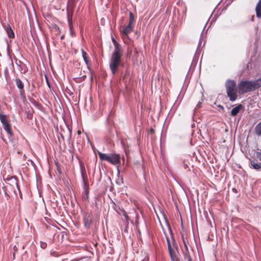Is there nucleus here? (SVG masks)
<instances>
[{
	"label": "nucleus",
	"mask_w": 261,
	"mask_h": 261,
	"mask_svg": "<svg viewBox=\"0 0 261 261\" xmlns=\"http://www.w3.org/2000/svg\"><path fill=\"white\" fill-rule=\"evenodd\" d=\"M256 156L260 161H261V152L257 151L256 153Z\"/></svg>",
	"instance_id": "4be33fe9"
},
{
	"label": "nucleus",
	"mask_w": 261,
	"mask_h": 261,
	"mask_svg": "<svg viewBox=\"0 0 261 261\" xmlns=\"http://www.w3.org/2000/svg\"><path fill=\"white\" fill-rule=\"evenodd\" d=\"M3 126L4 127V129L7 132L8 134L11 135V128L9 122L3 124Z\"/></svg>",
	"instance_id": "f8f14e48"
},
{
	"label": "nucleus",
	"mask_w": 261,
	"mask_h": 261,
	"mask_svg": "<svg viewBox=\"0 0 261 261\" xmlns=\"http://www.w3.org/2000/svg\"><path fill=\"white\" fill-rule=\"evenodd\" d=\"M153 132H154V131H153V129H150V132H151V133H153Z\"/></svg>",
	"instance_id": "b1692460"
},
{
	"label": "nucleus",
	"mask_w": 261,
	"mask_h": 261,
	"mask_svg": "<svg viewBox=\"0 0 261 261\" xmlns=\"http://www.w3.org/2000/svg\"><path fill=\"white\" fill-rule=\"evenodd\" d=\"M122 57L121 51H114L109 60V67L113 74L117 71L120 63Z\"/></svg>",
	"instance_id": "f257e3e1"
},
{
	"label": "nucleus",
	"mask_w": 261,
	"mask_h": 261,
	"mask_svg": "<svg viewBox=\"0 0 261 261\" xmlns=\"http://www.w3.org/2000/svg\"><path fill=\"white\" fill-rule=\"evenodd\" d=\"M238 92L243 94L254 91L251 81H242L238 86Z\"/></svg>",
	"instance_id": "39448f33"
},
{
	"label": "nucleus",
	"mask_w": 261,
	"mask_h": 261,
	"mask_svg": "<svg viewBox=\"0 0 261 261\" xmlns=\"http://www.w3.org/2000/svg\"><path fill=\"white\" fill-rule=\"evenodd\" d=\"M200 102H199V103L197 104V106H198V107H199V106H200Z\"/></svg>",
	"instance_id": "393cba45"
},
{
	"label": "nucleus",
	"mask_w": 261,
	"mask_h": 261,
	"mask_svg": "<svg viewBox=\"0 0 261 261\" xmlns=\"http://www.w3.org/2000/svg\"><path fill=\"white\" fill-rule=\"evenodd\" d=\"M255 12L256 17L258 18L261 17V0H259L255 8Z\"/></svg>",
	"instance_id": "6e6552de"
},
{
	"label": "nucleus",
	"mask_w": 261,
	"mask_h": 261,
	"mask_svg": "<svg viewBox=\"0 0 261 261\" xmlns=\"http://www.w3.org/2000/svg\"><path fill=\"white\" fill-rule=\"evenodd\" d=\"M7 32L9 38H13L14 37V34L10 27L7 28Z\"/></svg>",
	"instance_id": "a211bd4d"
},
{
	"label": "nucleus",
	"mask_w": 261,
	"mask_h": 261,
	"mask_svg": "<svg viewBox=\"0 0 261 261\" xmlns=\"http://www.w3.org/2000/svg\"><path fill=\"white\" fill-rule=\"evenodd\" d=\"M133 28L134 25L128 23L123 29L121 32V35L123 40L128 38V34L133 31Z\"/></svg>",
	"instance_id": "0eeeda50"
},
{
	"label": "nucleus",
	"mask_w": 261,
	"mask_h": 261,
	"mask_svg": "<svg viewBox=\"0 0 261 261\" xmlns=\"http://www.w3.org/2000/svg\"><path fill=\"white\" fill-rule=\"evenodd\" d=\"M16 84L17 87L20 89H22L23 88V84L19 79L16 80Z\"/></svg>",
	"instance_id": "aec40b11"
},
{
	"label": "nucleus",
	"mask_w": 261,
	"mask_h": 261,
	"mask_svg": "<svg viewBox=\"0 0 261 261\" xmlns=\"http://www.w3.org/2000/svg\"><path fill=\"white\" fill-rule=\"evenodd\" d=\"M255 132L258 136L261 135V121L256 126Z\"/></svg>",
	"instance_id": "f3484780"
},
{
	"label": "nucleus",
	"mask_w": 261,
	"mask_h": 261,
	"mask_svg": "<svg viewBox=\"0 0 261 261\" xmlns=\"http://www.w3.org/2000/svg\"><path fill=\"white\" fill-rule=\"evenodd\" d=\"M251 166L256 170H259L261 169V163H256L254 161H251L250 162Z\"/></svg>",
	"instance_id": "9b49d317"
},
{
	"label": "nucleus",
	"mask_w": 261,
	"mask_h": 261,
	"mask_svg": "<svg viewBox=\"0 0 261 261\" xmlns=\"http://www.w3.org/2000/svg\"><path fill=\"white\" fill-rule=\"evenodd\" d=\"M0 120L2 125L9 122L6 115L1 113H0Z\"/></svg>",
	"instance_id": "dca6fc26"
},
{
	"label": "nucleus",
	"mask_w": 261,
	"mask_h": 261,
	"mask_svg": "<svg viewBox=\"0 0 261 261\" xmlns=\"http://www.w3.org/2000/svg\"><path fill=\"white\" fill-rule=\"evenodd\" d=\"M98 154L101 160L107 161L114 165H116L120 163V158L118 154L103 153L100 151H98Z\"/></svg>",
	"instance_id": "f03ea898"
},
{
	"label": "nucleus",
	"mask_w": 261,
	"mask_h": 261,
	"mask_svg": "<svg viewBox=\"0 0 261 261\" xmlns=\"http://www.w3.org/2000/svg\"><path fill=\"white\" fill-rule=\"evenodd\" d=\"M82 57L83 58V59L85 63L87 64H88V60L87 57V54L85 51H84L83 50H82Z\"/></svg>",
	"instance_id": "412c9836"
},
{
	"label": "nucleus",
	"mask_w": 261,
	"mask_h": 261,
	"mask_svg": "<svg viewBox=\"0 0 261 261\" xmlns=\"http://www.w3.org/2000/svg\"><path fill=\"white\" fill-rule=\"evenodd\" d=\"M112 41L114 45V51H121L119 44L115 40L114 38H112Z\"/></svg>",
	"instance_id": "4468645a"
},
{
	"label": "nucleus",
	"mask_w": 261,
	"mask_h": 261,
	"mask_svg": "<svg viewBox=\"0 0 261 261\" xmlns=\"http://www.w3.org/2000/svg\"><path fill=\"white\" fill-rule=\"evenodd\" d=\"M3 126L4 127V129L7 132L8 134L11 135V128L9 122L3 124Z\"/></svg>",
	"instance_id": "ddd939ff"
},
{
	"label": "nucleus",
	"mask_w": 261,
	"mask_h": 261,
	"mask_svg": "<svg viewBox=\"0 0 261 261\" xmlns=\"http://www.w3.org/2000/svg\"><path fill=\"white\" fill-rule=\"evenodd\" d=\"M185 247L187 250V252L184 253L185 259L187 261H191V258L190 257V253L188 250V247L186 244H185Z\"/></svg>",
	"instance_id": "2eb2a0df"
},
{
	"label": "nucleus",
	"mask_w": 261,
	"mask_h": 261,
	"mask_svg": "<svg viewBox=\"0 0 261 261\" xmlns=\"http://www.w3.org/2000/svg\"><path fill=\"white\" fill-rule=\"evenodd\" d=\"M168 250L171 261H177L176 256V249L172 247L168 238H166Z\"/></svg>",
	"instance_id": "423d86ee"
},
{
	"label": "nucleus",
	"mask_w": 261,
	"mask_h": 261,
	"mask_svg": "<svg viewBox=\"0 0 261 261\" xmlns=\"http://www.w3.org/2000/svg\"><path fill=\"white\" fill-rule=\"evenodd\" d=\"M4 189L5 193H6L7 192H15L16 189L19 190L17 180L14 177L11 176L5 180V184H4Z\"/></svg>",
	"instance_id": "20e7f679"
},
{
	"label": "nucleus",
	"mask_w": 261,
	"mask_h": 261,
	"mask_svg": "<svg viewBox=\"0 0 261 261\" xmlns=\"http://www.w3.org/2000/svg\"><path fill=\"white\" fill-rule=\"evenodd\" d=\"M226 92L230 101H233L237 99V89L233 80H227L225 83Z\"/></svg>",
	"instance_id": "7ed1b4c3"
},
{
	"label": "nucleus",
	"mask_w": 261,
	"mask_h": 261,
	"mask_svg": "<svg viewBox=\"0 0 261 261\" xmlns=\"http://www.w3.org/2000/svg\"><path fill=\"white\" fill-rule=\"evenodd\" d=\"M251 82L254 90L261 87V77Z\"/></svg>",
	"instance_id": "1a4fd4ad"
},
{
	"label": "nucleus",
	"mask_w": 261,
	"mask_h": 261,
	"mask_svg": "<svg viewBox=\"0 0 261 261\" xmlns=\"http://www.w3.org/2000/svg\"><path fill=\"white\" fill-rule=\"evenodd\" d=\"M134 21H135V18H134V15H133V14L132 13V12H129V20L128 23L134 25Z\"/></svg>",
	"instance_id": "6ab92c4d"
},
{
	"label": "nucleus",
	"mask_w": 261,
	"mask_h": 261,
	"mask_svg": "<svg viewBox=\"0 0 261 261\" xmlns=\"http://www.w3.org/2000/svg\"><path fill=\"white\" fill-rule=\"evenodd\" d=\"M242 108V105H239L238 106L236 107L235 108H233L231 111V115L233 116H236L237 114L239 113Z\"/></svg>",
	"instance_id": "9d476101"
},
{
	"label": "nucleus",
	"mask_w": 261,
	"mask_h": 261,
	"mask_svg": "<svg viewBox=\"0 0 261 261\" xmlns=\"http://www.w3.org/2000/svg\"><path fill=\"white\" fill-rule=\"evenodd\" d=\"M46 244L44 242H40V246L42 248H45L46 247Z\"/></svg>",
	"instance_id": "5701e85b"
}]
</instances>
